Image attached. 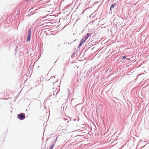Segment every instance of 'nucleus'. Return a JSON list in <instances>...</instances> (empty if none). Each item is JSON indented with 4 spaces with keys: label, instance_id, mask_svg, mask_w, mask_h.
<instances>
[{
    "label": "nucleus",
    "instance_id": "obj_5",
    "mask_svg": "<svg viewBox=\"0 0 149 149\" xmlns=\"http://www.w3.org/2000/svg\"><path fill=\"white\" fill-rule=\"evenodd\" d=\"M53 147L54 146L53 145H52L50 147L49 149H53Z\"/></svg>",
    "mask_w": 149,
    "mask_h": 149
},
{
    "label": "nucleus",
    "instance_id": "obj_7",
    "mask_svg": "<svg viewBox=\"0 0 149 149\" xmlns=\"http://www.w3.org/2000/svg\"><path fill=\"white\" fill-rule=\"evenodd\" d=\"M127 59L128 61H130V58H128Z\"/></svg>",
    "mask_w": 149,
    "mask_h": 149
},
{
    "label": "nucleus",
    "instance_id": "obj_4",
    "mask_svg": "<svg viewBox=\"0 0 149 149\" xmlns=\"http://www.w3.org/2000/svg\"><path fill=\"white\" fill-rule=\"evenodd\" d=\"M115 5H116V4H111V8H110V10H111L114 7Z\"/></svg>",
    "mask_w": 149,
    "mask_h": 149
},
{
    "label": "nucleus",
    "instance_id": "obj_1",
    "mask_svg": "<svg viewBox=\"0 0 149 149\" xmlns=\"http://www.w3.org/2000/svg\"><path fill=\"white\" fill-rule=\"evenodd\" d=\"M91 35L90 33H87L86 36H84L82 39L80 41V44L79 47L81 46V45L84 43L86 40L88 39V38Z\"/></svg>",
    "mask_w": 149,
    "mask_h": 149
},
{
    "label": "nucleus",
    "instance_id": "obj_6",
    "mask_svg": "<svg viewBox=\"0 0 149 149\" xmlns=\"http://www.w3.org/2000/svg\"><path fill=\"white\" fill-rule=\"evenodd\" d=\"M126 56H124L123 58V59H125V58H126Z\"/></svg>",
    "mask_w": 149,
    "mask_h": 149
},
{
    "label": "nucleus",
    "instance_id": "obj_8",
    "mask_svg": "<svg viewBox=\"0 0 149 149\" xmlns=\"http://www.w3.org/2000/svg\"><path fill=\"white\" fill-rule=\"evenodd\" d=\"M31 29H30V30H29V32H31Z\"/></svg>",
    "mask_w": 149,
    "mask_h": 149
},
{
    "label": "nucleus",
    "instance_id": "obj_3",
    "mask_svg": "<svg viewBox=\"0 0 149 149\" xmlns=\"http://www.w3.org/2000/svg\"><path fill=\"white\" fill-rule=\"evenodd\" d=\"M31 33H30V32H29L28 36L27 37V41H29L30 40V37H31Z\"/></svg>",
    "mask_w": 149,
    "mask_h": 149
},
{
    "label": "nucleus",
    "instance_id": "obj_2",
    "mask_svg": "<svg viewBox=\"0 0 149 149\" xmlns=\"http://www.w3.org/2000/svg\"><path fill=\"white\" fill-rule=\"evenodd\" d=\"M17 117L18 118L21 120H23L25 118V116L24 113H22L18 114L17 116Z\"/></svg>",
    "mask_w": 149,
    "mask_h": 149
},
{
    "label": "nucleus",
    "instance_id": "obj_9",
    "mask_svg": "<svg viewBox=\"0 0 149 149\" xmlns=\"http://www.w3.org/2000/svg\"><path fill=\"white\" fill-rule=\"evenodd\" d=\"M28 0H26V1H28Z\"/></svg>",
    "mask_w": 149,
    "mask_h": 149
}]
</instances>
